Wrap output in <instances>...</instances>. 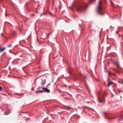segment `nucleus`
Segmentation results:
<instances>
[{
	"mask_svg": "<svg viewBox=\"0 0 123 123\" xmlns=\"http://www.w3.org/2000/svg\"><path fill=\"white\" fill-rule=\"evenodd\" d=\"M2 89V87L0 86V90H1Z\"/></svg>",
	"mask_w": 123,
	"mask_h": 123,
	"instance_id": "ddd939ff",
	"label": "nucleus"
},
{
	"mask_svg": "<svg viewBox=\"0 0 123 123\" xmlns=\"http://www.w3.org/2000/svg\"><path fill=\"white\" fill-rule=\"evenodd\" d=\"M108 72V74H109V75H110V72H109L108 71H107Z\"/></svg>",
	"mask_w": 123,
	"mask_h": 123,
	"instance_id": "4468645a",
	"label": "nucleus"
},
{
	"mask_svg": "<svg viewBox=\"0 0 123 123\" xmlns=\"http://www.w3.org/2000/svg\"><path fill=\"white\" fill-rule=\"evenodd\" d=\"M102 0H99L96 9L97 13L101 15H103L104 14V11L102 7Z\"/></svg>",
	"mask_w": 123,
	"mask_h": 123,
	"instance_id": "f03ea898",
	"label": "nucleus"
},
{
	"mask_svg": "<svg viewBox=\"0 0 123 123\" xmlns=\"http://www.w3.org/2000/svg\"><path fill=\"white\" fill-rule=\"evenodd\" d=\"M113 63L115 64L117 67H119V63L116 61H114L113 62Z\"/></svg>",
	"mask_w": 123,
	"mask_h": 123,
	"instance_id": "0eeeda50",
	"label": "nucleus"
},
{
	"mask_svg": "<svg viewBox=\"0 0 123 123\" xmlns=\"http://www.w3.org/2000/svg\"><path fill=\"white\" fill-rule=\"evenodd\" d=\"M112 103H110V104H112Z\"/></svg>",
	"mask_w": 123,
	"mask_h": 123,
	"instance_id": "412c9836",
	"label": "nucleus"
},
{
	"mask_svg": "<svg viewBox=\"0 0 123 123\" xmlns=\"http://www.w3.org/2000/svg\"><path fill=\"white\" fill-rule=\"evenodd\" d=\"M43 90V91L44 92H50V91L48 88L45 87H43L42 88Z\"/></svg>",
	"mask_w": 123,
	"mask_h": 123,
	"instance_id": "7ed1b4c3",
	"label": "nucleus"
},
{
	"mask_svg": "<svg viewBox=\"0 0 123 123\" xmlns=\"http://www.w3.org/2000/svg\"><path fill=\"white\" fill-rule=\"evenodd\" d=\"M5 15H6V16H7L6 14H5Z\"/></svg>",
	"mask_w": 123,
	"mask_h": 123,
	"instance_id": "aec40b11",
	"label": "nucleus"
},
{
	"mask_svg": "<svg viewBox=\"0 0 123 123\" xmlns=\"http://www.w3.org/2000/svg\"><path fill=\"white\" fill-rule=\"evenodd\" d=\"M78 108H79V109H80V107L79 106H78Z\"/></svg>",
	"mask_w": 123,
	"mask_h": 123,
	"instance_id": "6ab92c4d",
	"label": "nucleus"
},
{
	"mask_svg": "<svg viewBox=\"0 0 123 123\" xmlns=\"http://www.w3.org/2000/svg\"><path fill=\"white\" fill-rule=\"evenodd\" d=\"M113 82L111 81H109L107 84V86L108 87H109L111 85L112 83Z\"/></svg>",
	"mask_w": 123,
	"mask_h": 123,
	"instance_id": "423d86ee",
	"label": "nucleus"
},
{
	"mask_svg": "<svg viewBox=\"0 0 123 123\" xmlns=\"http://www.w3.org/2000/svg\"><path fill=\"white\" fill-rule=\"evenodd\" d=\"M60 113V112H59H59H58V113Z\"/></svg>",
	"mask_w": 123,
	"mask_h": 123,
	"instance_id": "393cba45",
	"label": "nucleus"
},
{
	"mask_svg": "<svg viewBox=\"0 0 123 123\" xmlns=\"http://www.w3.org/2000/svg\"><path fill=\"white\" fill-rule=\"evenodd\" d=\"M55 0H53V4H54V3H55Z\"/></svg>",
	"mask_w": 123,
	"mask_h": 123,
	"instance_id": "2eb2a0df",
	"label": "nucleus"
},
{
	"mask_svg": "<svg viewBox=\"0 0 123 123\" xmlns=\"http://www.w3.org/2000/svg\"><path fill=\"white\" fill-rule=\"evenodd\" d=\"M11 46H12V44H10L9 45H8V47H11Z\"/></svg>",
	"mask_w": 123,
	"mask_h": 123,
	"instance_id": "9b49d317",
	"label": "nucleus"
},
{
	"mask_svg": "<svg viewBox=\"0 0 123 123\" xmlns=\"http://www.w3.org/2000/svg\"><path fill=\"white\" fill-rule=\"evenodd\" d=\"M40 88H41V87H38L37 88V89H40Z\"/></svg>",
	"mask_w": 123,
	"mask_h": 123,
	"instance_id": "f3484780",
	"label": "nucleus"
},
{
	"mask_svg": "<svg viewBox=\"0 0 123 123\" xmlns=\"http://www.w3.org/2000/svg\"><path fill=\"white\" fill-rule=\"evenodd\" d=\"M105 115L106 116H107V114H106V113H105Z\"/></svg>",
	"mask_w": 123,
	"mask_h": 123,
	"instance_id": "a211bd4d",
	"label": "nucleus"
},
{
	"mask_svg": "<svg viewBox=\"0 0 123 123\" xmlns=\"http://www.w3.org/2000/svg\"><path fill=\"white\" fill-rule=\"evenodd\" d=\"M70 73V74H71V73Z\"/></svg>",
	"mask_w": 123,
	"mask_h": 123,
	"instance_id": "4be33fe9",
	"label": "nucleus"
},
{
	"mask_svg": "<svg viewBox=\"0 0 123 123\" xmlns=\"http://www.w3.org/2000/svg\"><path fill=\"white\" fill-rule=\"evenodd\" d=\"M118 82L120 83H123V81L122 80H119L118 81Z\"/></svg>",
	"mask_w": 123,
	"mask_h": 123,
	"instance_id": "9d476101",
	"label": "nucleus"
},
{
	"mask_svg": "<svg viewBox=\"0 0 123 123\" xmlns=\"http://www.w3.org/2000/svg\"><path fill=\"white\" fill-rule=\"evenodd\" d=\"M111 3H112V5H113V2L111 1Z\"/></svg>",
	"mask_w": 123,
	"mask_h": 123,
	"instance_id": "dca6fc26",
	"label": "nucleus"
},
{
	"mask_svg": "<svg viewBox=\"0 0 123 123\" xmlns=\"http://www.w3.org/2000/svg\"><path fill=\"white\" fill-rule=\"evenodd\" d=\"M65 109H67V110H69L72 109H73V108L69 106H65L64 107Z\"/></svg>",
	"mask_w": 123,
	"mask_h": 123,
	"instance_id": "20e7f679",
	"label": "nucleus"
},
{
	"mask_svg": "<svg viewBox=\"0 0 123 123\" xmlns=\"http://www.w3.org/2000/svg\"><path fill=\"white\" fill-rule=\"evenodd\" d=\"M120 115L122 116V117H123V112H122L121 114Z\"/></svg>",
	"mask_w": 123,
	"mask_h": 123,
	"instance_id": "f8f14e48",
	"label": "nucleus"
},
{
	"mask_svg": "<svg viewBox=\"0 0 123 123\" xmlns=\"http://www.w3.org/2000/svg\"><path fill=\"white\" fill-rule=\"evenodd\" d=\"M98 100L99 102L100 103L103 102L104 101V99L100 98H98Z\"/></svg>",
	"mask_w": 123,
	"mask_h": 123,
	"instance_id": "39448f33",
	"label": "nucleus"
},
{
	"mask_svg": "<svg viewBox=\"0 0 123 123\" xmlns=\"http://www.w3.org/2000/svg\"><path fill=\"white\" fill-rule=\"evenodd\" d=\"M87 6V4L84 3L80 5L74 6L73 9H75L78 12L83 11L86 10Z\"/></svg>",
	"mask_w": 123,
	"mask_h": 123,
	"instance_id": "f257e3e1",
	"label": "nucleus"
},
{
	"mask_svg": "<svg viewBox=\"0 0 123 123\" xmlns=\"http://www.w3.org/2000/svg\"><path fill=\"white\" fill-rule=\"evenodd\" d=\"M95 0H90V3H92Z\"/></svg>",
	"mask_w": 123,
	"mask_h": 123,
	"instance_id": "1a4fd4ad",
	"label": "nucleus"
},
{
	"mask_svg": "<svg viewBox=\"0 0 123 123\" xmlns=\"http://www.w3.org/2000/svg\"><path fill=\"white\" fill-rule=\"evenodd\" d=\"M34 15V14H33V15Z\"/></svg>",
	"mask_w": 123,
	"mask_h": 123,
	"instance_id": "5701e85b",
	"label": "nucleus"
},
{
	"mask_svg": "<svg viewBox=\"0 0 123 123\" xmlns=\"http://www.w3.org/2000/svg\"><path fill=\"white\" fill-rule=\"evenodd\" d=\"M105 118H107V117H105Z\"/></svg>",
	"mask_w": 123,
	"mask_h": 123,
	"instance_id": "b1692460",
	"label": "nucleus"
},
{
	"mask_svg": "<svg viewBox=\"0 0 123 123\" xmlns=\"http://www.w3.org/2000/svg\"><path fill=\"white\" fill-rule=\"evenodd\" d=\"M43 90H40L36 91V93H38L39 92L43 93Z\"/></svg>",
	"mask_w": 123,
	"mask_h": 123,
	"instance_id": "6e6552de",
	"label": "nucleus"
}]
</instances>
